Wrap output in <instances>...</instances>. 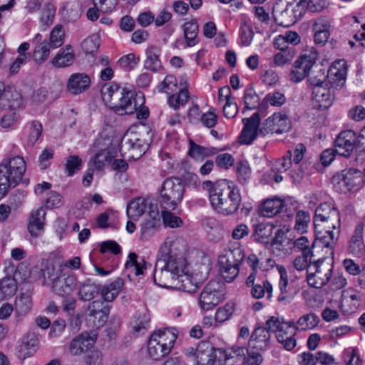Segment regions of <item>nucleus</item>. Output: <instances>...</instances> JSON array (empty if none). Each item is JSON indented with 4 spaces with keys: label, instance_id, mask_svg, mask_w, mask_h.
I'll return each instance as SVG.
<instances>
[{
    "label": "nucleus",
    "instance_id": "nucleus-1",
    "mask_svg": "<svg viewBox=\"0 0 365 365\" xmlns=\"http://www.w3.org/2000/svg\"><path fill=\"white\" fill-rule=\"evenodd\" d=\"M172 246L173 241L167 239L160 247L153 280L160 287L175 289L179 274L186 269L187 261L182 255L174 253Z\"/></svg>",
    "mask_w": 365,
    "mask_h": 365
},
{
    "label": "nucleus",
    "instance_id": "nucleus-2",
    "mask_svg": "<svg viewBox=\"0 0 365 365\" xmlns=\"http://www.w3.org/2000/svg\"><path fill=\"white\" fill-rule=\"evenodd\" d=\"M209 192L210 203L215 209L226 215L235 213L239 208L242 197L239 188L227 184H203Z\"/></svg>",
    "mask_w": 365,
    "mask_h": 365
},
{
    "label": "nucleus",
    "instance_id": "nucleus-3",
    "mask_svg": "<svg viewBox=\"0 0 365 365\" xmlns=\"http://www.w3.org/2000/svg\"><path fill=\"white\" fill-rule=\"evenodd\" d=\"M306 0H299L296 5L279 0L272 9L274 21L280 26L289 27L297 22L305 13Z\"/></svg>",
    "mask_w": 365,
    "mask_h": 365
},
{
    "label": "nucleus",
    "instance_id": "nucleus-4",
    "mask_svg": "<svg viewBox=\"0 0 365 365\" xmlns=\"http://www.w3.org/2000/svg\"><path fill=\"white\" fill-rule=\"evenodd\" d=\"M61 274L60 269H56L53 263L43 259L38 264L33 267L29 273L23 274L21 279H29L31 282L41 281L43 286L51 284L52 287Z\"/></svg>",
    "mask_w": 365,
    "mask_h": 365
},
{
    "label": "nucleus",
    "instance_id": "nucleus-5",
    "mask_svg": "<svg viewBox=\"0 0 365 365\" xmlns=\"http://www.w3.org/2000/svg\"><path fill=\"white\" fill-rule=\"evenodd\" d=\"M314 224L316 232L319 233H322L323 229L339 228L340 217L338 210L331 203H321L315 210Z\"/></svg>",
    "mask_w": 365,
    "mask_h": 365
},
{
    "label": "nucleus",
    "instance_id": "nucleus-6",
    "mask_svg": "<svg viewBox=\"0 0 365 365\" xmlns=\"http://www.w3.org/2000/svg\"><path fill=\"white\" fill-rule=\"evenodd\" d=\"M230 355V348L215 349L210 343L202 341L197 345L195 365H228Z\"/></svg>",
    "mask_w": 365,
    "mask_h": 365
},
{
    "label": "nucleus",
    "instance_id": "nucleus-7",
    "mask_svg": "<svg viewBox=\"0 0 365 365\" xmlns=\"http://www.w3.org/2000/svg\"><path fill=\"white\" fill-rule=\"evenodd\" d=\"M26 169L22 157L4 159L0 164V182H20L24 180Z\"/></svg>",
    "mask_w": 365,
    "mask_h": 365
},
{
    "label": "nucleus",
    "instance_id": "nucleus-8",
    "mask_svg": "<svg viewBox=\"0 0 365 365\" xmlns=\"http://www.w3.org/2000/svg\"><path fill=\"white\" fill-rule=\"evenodd\" d=\"M318 58V53L314 48H310L295 61L293 69L290 74V78L293 82L297 83L307 76L316 63Z\"/></svg>",
    "mask_w": 365,
    "mask_h": 365
},
{
    "label": "nucleus",
    "instance_id": "nucleus-9",
    "mask_svg": "<svg viewBox=\"0 0 365 365\" xmlns=\"http://www.w3.org/2000/svg\"><path fill=\"white\" fill-rule=\"evenodd\" d=\"M359 138H364L363 133L358 138L356 133L350 130H344L339 134L335 140V148L338 155L344 157H349L355 148L363 147L365 150L364 143Z\"/></svg>",
    "mask_w": 365,
    "mask_h": 365
},
{
    "label": "nucleus",
    "instance_id": "nucleus-10",
    "mask_svg": "<svg viewBox=\"0 0 365 365\" xmlns=\"http://www.w3.org/2000/svg\"><path fill=\"white\" fill-rule=\"evenodd\" d=\"M145 101L143 93L124 90L113 110L118 115H131L144 105Z\"/></svg>",
    "mask_w": 365,
    "mask_h": 365
},
{
    "label": "nucleus",
    "instance_id": "nucleus-11",
    "mask_svg": "<svg viewBox=\"0 0 365 365\" xmlns=\"http://www.w3.org/2000/svg\"><path fill=\"white\" fill-rule=\"evenodd\" d=\"M258 351L252 347L248 350L245 347L232 346L230 348L231 355L228 358V365H261L263 357Z\"/></svg>",
    "mask_w": 365,
    "mask_h": 365
},
{
    "label": "nucleus",
    "instance_id": "nucleus-12",
    "mask_svg": "<svg viewBox=\"0 0 365 365\" xmlns=\"http://www.w3.org/2000/svg\"><path fill=\"white\" fill-rule=\"evenodd\" d=\"M160 193L162 209L175 210L182 199L183 184H163Z\"/></svg>",
    "mask_w": 365,
    "mask_h": 365
},
{
    "label": "nucleus",
    "instance_id": "nucleus-13",
    "mask_svg": "<svg viewBox=\"0 0 365 365\" xmlns=\"http://www.w3.org/2000/svg\"><path fill=\"white\" fill-rule=\"evenodd\" d=\"M220 284L217 282H209L203 289L199 298V304L204 310H211L222 300Z\"/></svg>",
    "mask_w": 365,
    "mask_h": 365
},
{
    "label": "nucleus",
    "instance_id": "nucleus-14",
    "mask_svg": "<svg viewBox=\"0 0 365 365\" xmlns=\"http://www.w3.org/2000/svg\"><path fill=\"white\" fill-rule=\"evenodd\" d=\"M314 272L307 274V281L310 287L319 289L327 284L331 278L332 273L331 266L325 264L322 261L314 262Z\"/></svg>",
    "mask_w": 365,
    "mask_h": 365
},
{
    "label": "nucleus",
    "instance_id": "nucleus-15",
    "mask_svg": "<svg viewBox=\"0 0 365 365\" xmlns=\"http://www.w3.org/2000/svg\"><path fill=\"white\" fill-rule=\"evenodd\" d=\"M289 128L288 117L282 113H275L262 124L259 132L263 135L269 133H282Z\"/></svg>",
    "mask_w": 365,
    "mask_h": 365
},
{
    "label": "nucleus",
    "instance_id": "nucleus-16",
    "mask_svg": "<svg viewBox=\"0 0 365 365\" xmlns=\"http://www.w3.org/2000/svg\"><path fill=\"white\" fill-rule=\"evenodd\" d=\"M312 100L314 108L324 110L329 108L334 101V89L327 86L312 88Z\"/></svg>",
    "mask_w": 365,
    "mask_h": 365
},
{
    "label": "nucleus",
    "instance_id": "nucleus-17",
    "mask_svg": "<svg viewBox=\"0 0 365 365\" xmlns=\"http://www.w3.org/2000/svg\"><path fill=\"white\" fill-rule=\"evenodd\" d=\"M96 339V334L83 332L71 340L69 344V352L73 356H79L91 348Z\"/></svg>",
    "mask_w": 365,
    "mask_h": 365
},
{
    "label": "nucleus",
    "instance_id": "nucleus-18",
    "mask_svg": "<svg viewBox=\"0 0 365 365\" xmlns=\"http://www.w3.org/2000/svg\"><path fill=\"white\" fill-rule=\"evenodd\" d=\"M46 207L41 206L33 210L28 220V230L34 237H37L42 234L44 230Z\"/></svg>",
    "mask_w": 365,
    "mask_h": 365
},
{
    "label": "nucleus",
    "instance_id": "nucleus-19",
    "mask_svg": "<svg viewBox=\"0 0 365 365\" xmlns=\"http://www.w3.org/2000/svg\"><path fill=\"white\" fill-rule=\"evenodd\" d=\"M160 215L156 205H150L148 215L141 224V235L148 238L153 235L160 227Z\"/></svg>",
    "mask_w": 365,
    "mask_h": 365
},
{
    "label": "nucleus",
    "instance_id": "nucleus-20",
    "mask_svg": "<svg viewBox=\"0 0 365 365\" xmlns=\"http://www.w3.org/2000/svg\"><path fill=\"white\" fill-rule=\"evenodd\" d=\"M259 120L258 113H255L250 118L242 120L245 127L240 137L242 143L249 145L257 138Z\"/></svg>",
    "mask_w": 365,
    "mask_h": 365
},
{
    "label": "nucleus",
    "instance_id": "nucleus-21",
    "mask_svg": "<svg viewBox=\"0 0 365 365\" xmlns=\"http://www.w3.org/2000/svg\"><path fill=\"white\" fill-rule=\"evenodd\" d=\"M226 253L219 257L218 264L222 277L227 282H232L239 274L240 266L229 257Z\"/></svg>",
    "mask_w": 365,
    "mask_h": 365
},
{
    "label": "nucleus",
    "instance_id": "nucleus-22",
    "mask_svg": "<svg viewBox=\"0 0 365 365\" xmlns=\"http://www.w3.org/2000/svg\"><path fill=\"white\" fill-rule=\"evenodd\" d=\"M88 315L93 318V324L96 327H103L108 320L110 312V307L104 305L100 300L93 301L89 304Z\"/></svg>",
    "mask_w": 365,
    "mask_h": 365
},
{
    "label": "nucleus",
    "instance_id": "nucleus-23",
    "mask_svg": "<svg viewBox=\"0 0 365 365\" xmlns=\"http://www.w3.org/2000/svg\"><path fill=\"white\" fill-rule=\"evenodd\" d=\"M271 334L264 327H258L251 334L250 344L252 348L259 351H265L270 344Z\"/></svg>",
    "mask_w": 365,
    "mask_h": 365
},
{
    "label": "nucleus",
    "instance_id": "nucleus-24",
    "mask_svg": "<svg viewBox=\"0 0 365 365\" xmlns=\"http://www.w3.org/2000/svg\"><path fill=\"white\" fill-rule=\"evenodd\" d=\"M38 345V339L36 334L33 332L27 333L21 339L18 347V357L21 359H25L31 356L37 349Z\"/></svg>",
    "mask_w": 365,
    "mask_h": 365
},
{
    "label": "nucleus",
    "instance_id": "nucleus-25",
    "mask_svg": "<svg viewBox=\"0 0 365 365\" xmlns=\"http://www.w3.org/2000/svg\"><path fill=\"white\" fill-rule=\"evenodd\" d=\"M23 98L21 93L14 88H5L1 96L0 107L3 109L16 110L21 107Z\"/></svg>",
    "mask_w": 365,
    "mask_h": 365
},
{
    "label": "nucleus",
    "instance_id": "nucleus-26",
    "mask_svg": "<svg viewBox=\"0 0 365 365\" xmlns=\"http://www.w3.org/2000/svg\"><path fill=\"white\" fill-rule=\"evenodd\" d=\"M91 85L89 76L83 73L72 74L67 83L68 91L74 95L81 93L88 89Z\"/></svg>",
    "mask_w": 365,
    "mask_h": 365
},
{
    "label": "nucleus",
    "instance_id": "nucleus-27",
    "mask_svg": "<svg viewBox=\"0 0 365 365\" xmlns=\"http://www.w3.org/2000/svg\"><path fill=\"white\" fill-rule=\"evenodd\" d=\"M364 227L363 222L359 223L354 229V233L349 241V251L355 256H361L365 251L364 242Z\"/></svg>",
    "mask_w": 365,
    "mask_h": 365
},
{
    "label": "nucleus",
    "instance_id": "nucleus-28",
    "mask_svg": "<svg viewBox=\"0 0 365 365\" xmlns=\"http://www.w3.org/2000/svg\"><path fill=\"white\" fill-rule=\"evenodd\" d=\"M289 155L283 157L282 159L278 160L275 162L272 169L267 173L268 181H274V182H280L284 180V177L282 175L291 166V153L288 152Z\"/></svg>",
    "mask_w": 365,
    "mask_h": 365
},
{
    "label": "nucleus",
    "instance_id": "nucleus-29",
    "mask_svg": "<svg viewBox=\"0 0 365 365\" xmlns=\"http://www.w3.org/2000/svg\"><path fill=\"white\" fill-rule=\"evenodd\" d=\"M75 56V52L72 46L66 45L58 51L51 60V63L56 68L68 67L73 64Z\"/></svg>",
    "mask_w": 365,
    "mask_h": 365
},
{
    "label": "nucleus",
    "instance_id": "nucleus-30",
    "mask_svg": "<svg viewBox=\"0 0 365 365\" xmlns=\"http://www.w3.org/2000/svg\"><path fill=\"white\" fill-rule=\"evenodd\" d=\"M150 205L153 204L148 200L138 197L128 204L126 209L127 215L133 220H138L144 214L147 208H150Z\"/></svg>",
    "mask_w": 365,
    "mask_h": 365
},
{
    "label": "nucleus",
    "instance_id": "nucleus-31",
    "mask_svg": "<svg viewBox=\"0 0 365 365\" xmlns=\"http://www.w3.org/2000/svg\"><path fill=\"white\" fill-rule=\"evenodd\" d=\"M76 279L73 275H69L62 280L60 277L53 283L52 290L59 296H68L75 289Z\"/></svg>",
    "mask_w": 365,
    "mask_h": 365
},
{
    "label": "nucleus",
    "instance_id": "nucleus-32",
    "mask_svg": "<svg viewBox=\"0 0 365 365\" xmlns=\"http://www.w3.org/2000/svg\"><path fill=\"white\" fill-rule=\"evenodd\" d=\"M124 90L116 83L105 86L101 90L103 100L113 109Z\"/></svg>",
    "mask_w": 365,
    "mask_h": 365
},
{
    "label": "nucleus",
    "instance_id": "nucleus-33",
    "mask_svg": "<svg viewBox=\"0 0 365 365\" xmlns=\"http://www.w3.org/2000/svg\"><path fill=\"white\" fill-rule=\"evenodd\" d=\"M124 284L123 279L117 278L110 284L101 287L100 292L103 300L108 302H113L124 287Z\"/></svg>",
    "mask_w": 365,
    "mask_h": 365
},
{
    "label": "nucleus",
    "instance_id": "nucleus-34",
    "mask_svg": "<svg viewBox=\"0 0 365 365\" xmlns=\"http://www.w3.org/2000/svg\"><path fill=\"white\" fill-rule=\"evenodd\" d=\"M182 29L187 46L189 47L195 46L198 43L197 34L199 31L197 20L193 19L190 21H185L182 26Z\"/></svg>",
    "mask_w": 365,
    "mask_h": 365
},
{
    "label": "nucleus",
    "instance_id": "nucleus-35",
    "mask_svg": "<svg viewBox=\"0 0 365 365\" xmlns=\"http://www.w3.org/2000/svg\"><path fill=\"white\" fill-rule=\"evenodd\" d=\"M198 288V283L192 276L188 274L185 269L179 274L178 281L175 284V289L188 293H194Z\"/></svg>",
    "mask_w": 365,
    "mask_h": 365
},
{
    "label": "nucleus",
    "instance_id": "nucleus-36",
    "mask_svg": "<svg viewBox=\"0 0 365 365\" xmlns=\"http://www.w3.org/2000/svg\"><path fill=\"white\" fill-rule=\"evenodd\" d=\"M150 338L156 339V341L159 342V344L171 350L177 339V334L171 329H165L155 331L150 336Z\"/></svg>",
    "mask_w": 365,
    "mask_h": 365
},
{
    "label": "nucleus",
    "instance_id": "nucleus-37",
    "mask_svg": "<svg viewBox=\"0 0 365 365\" xmlns=\"http://www.w3.org/2000/svg\"><path fill=\"white\" fill-rule=\"evenodd\" d=\"M125 267L130 273L139 276L143 274L144 270L147 269V264L143 258L138 259L135 253L130 252L128 255V259L125 262Z\"/></svg>",
    "mask_w": 365,
    "mask_h": 365
},
{
    "label": "nucleus",
    "instance_id": "nucleus-38",
    "mask_svg": "<svg viewBox=\"0 0 365 365\" xmlns=\"http://www.w3.org/2000/svg\"><path fill=\"white\" fill-rule=\"evenodd\" d=\"M283 210V202L279 198L266 200L261 208V214L266 217H272Z\"/></svg>",
    "mask_w": 365,
    "mask_h": 365
},
{
    "label": "nucleus",
    "instance_id": "nucleus-39",
    "mask_svg": "<svg viewBox=\"0 0 365 365\" xmlns=\"http://www.w3.org/2000/svg\"><path fill=\"white\" fill-rule=\"evenodd\" d=\"M317 232V240L319 243L322 244V247L332 249L339 237V230L333 229H323L322 233Z\"/></svg>",
    "mask_w": 365,
    "mask_h": 365
},
{
    "label": "nucleus",
    "instance_id": "nucleus-40",
    "mask_svg": "<svg viewBox=\"0 0 365 365\" xmlns=\"http://www.w3.org/2000/svg\"><path fill=\"white\" fill-rule=\"evenodd\" d=\"M146 58L144 61L145 69L151 71H157L161 67L159 58L160 50L156 47H149L145 51Z\"/></svg>",
    "mask_w": 365,
    "mask_h": 365
},
{
    "label": "nucleus",
    "instance_id": "nucleus-41",
    "mask_svg": "<svg viewBox=\"0 0 365 365\" xmlns=\"http://www.w3.org/2000/svg\"><path fill=\"white\" fill-rule=\"evenodd\" d=\"M364 177L365 178V169L361 172L355 168H350L341 170L340 173H336L333 176L332 180L334 182H348Z\"/></svg>",
    "mask_w": 365,
    "mask_h": 365
},
{
    "label": "nucleus",
    "instance_id": "nucleus-42",
    "mask_svg": "<svg viewBox=\"0 0 365 365\" xmlns=\"http://www.w3.org/2000/svg\"><path fill=\"white\" fill-rule=\"evenodd\" d=\"M218 150L215 148H207L199 145L190 140L188 155L195 159L204 158L216 154Z\"/></svg>",
    "mask_w": 365,
    "mask_h": 365
},
{
    "label": "nucleus",
    "instance_id": "nucleus-43",
    "mask_svg": "<svg viewBox=\"0 0 365 365\" xmlns=\"http://www.w3.org/2000/svg\"><path fill=\"white\" fill-rule=\"evenodd\" d=\"M170 351L171 350L168 348H165L163 344L156 341V339L150 337L148 343V353L149 356L153 360H160Z\"/></svg>",
    "mask_w": 365,
    "mask_h": 365
},
{
    "label": "nucleus",
    "instance_id": "nucleus-44",
    "mask_svg": "<svg viewBox=\"0 0 365 365\" xmlns=\"http://www.w3.org/2000/svg\"><path fill=\"white\" fill-rule=\"evenodd\" d=\"M319 322V318L314 313L304 314L296 322L294 330L306 331L315 328Z\"/></svg>",
    "mask_w": 365,
    "mask_h": 365
},
{
    "label": "nucleus",
    "instance_id": "nucleus-45",
    "mask_svg": "<svg viewBox=\"0 0 365 365\" xmlns=\"http://www.w3.org/2000/svg\"><path fill=\"white\" fill-rule=\"evenodd\" d=\"M101 289V286L93 283L91 279L86 280L79 289V296L83 301L93 299Z\"/></svg>",
    "mask_w": 365,
    "mask_h": 365
},
{
    "label": "nucleus",
    "instance_id": "nucleus-46",
    "mask_svg": "<svg viewBox=\"0 0 365 365\" xmlns=\"http://www.w3.org/2000/svg\"><path fill=\"white\" fill-rule=\"evenodd\" d=\"M121 147L133 151L136 155H141L142 153H144L141 140L133 134H127L123 137Z\"/></svg>",
    "mask_w": 365,
    "mask_h": 365
},
{
    "label": "nucleus",
    "instance_id": "nucleus-47",
    "mask_svg": "<svg viewBox=\"0 0 365 365\" xmlns=\"http://www.w3.org/2000/svg\"><path fill=\"white\" fill-rule=\"evenodd\" d=\"M51 48H52L49 44L41 43L35 46L32 52V58L35 63L41 65L45 63L49 58Z\"/></svg>",
    "mask_w": 365,
    "mask_h": 365
},
{
    "label": "nucleus",
    "instance_id": "nucleus-48",
    "mask_svg": "<svg viewBox=\"0 0 365 365\" xmlns=\"http://www.w3.org/2000/svg\"><path fill=\"white\" fill-rule=\"evenodd\" d=\"M340 62L334 64L329 70L327 76L330 79V82L336 87H341L345 82L346 71L344 68L337 67Z\"/></svg>",
    "mask_w": 365,
    "mask_h": 365
},
{
    "label": "nucleus",
    "instance_id": "nucleus-49",
    "mask_svg": "<svg viewBox=\"0 0 365 365\" xmlns=\"http://www.w3.org/2000/svg\"><path fill=\"white\" fill-rule=\"evenodd\" d=\"M65 31L61 24L56 25L51 31L48 44L52 48L60 47L64 42Z\"/></svg>",
    "mask_w": 365,
    "mask_h": 365
},
{
    "label": "nucleus",
    "instance_id": "nucleus-50",
    "mask_svg": "<svg viewBox=\"0 0 365 365\" xmlns=\"http://www.w3.org/2000/svg\"><path fill=\"white\" fill-rule=\"evenodd\" d=\"M31 297L29 294L24 293L16 297L15 301V309L18 314L24 315L31 308Z\"/></svg>",
    "mask_w": 365,
    "mask_h": 365
},
{
    "label": "nucleus",
    "instance_id": "nucleus-51",
    "mask_svg": "<svg viewBox=\"0 0 365 365\" xmlns=\"http://www.w3.org/2000/svg\"><path fill=\"white\" fill-rule=\"evenodd\" d=\"M16 290L17 284L14 277H4L0 281V292L2 297H10L15 294Z\"/></svg>",
    "mask_w": 365,
    "mask_h": 365
},
{
    "label": "nucleus",
    "instance_id": "nucleus-52",
    "mask_svg": "<svg viewBox=\"0 0 365 365\" xmlns=\"http://www.w3.org/2000/svg\"><path fill=\"white\" fill-rule=\"evenodd\" d=\"M315 246V242H310L305 236H302L296 239L293 242V249L302 252V255H313L312 250Z\"/></svg>",
    "mask_w": 365,
    "mask_h": 365
},
{
    "label": "nucleus",
    "instance_id": "nucleus-53",
    "mask_svg": "<svg viewBox=\"0 0 365 365\" xmlns=\"http://www.w3.org/2000/svg\"><path fill=\"white\" fill-rule=\"evenodd\" d=\"M43 127L41 123L36 120L32 121L27 130V143L34 146L42 134Z\"/></svg>",
    "mask_w": 365,
    "mask_h": 365
},
{
    "label": "nucleus",
    "instance_id": "nucleus-54",
    "mask_svg": "<svg viewBox=\"0 0 365 365\" xmlns=\"http://www.w3.org/2000/svg\"><path fill=\"white\" fill-rule=\"evenodd\" d=\"M295 331H284L282 334H277L276 337L284 349L292 351L297 346V340L294 338Z\"/></svg>",
    "mask_w": 365,
    "mask_h": 365
},
{
    "label": "nucleus",
    "instance_id": "nucleus-55",
    "mask_svg": "<svg viewBox=\"0 0 365 365\" xmlns=\"http://www.w3.org/2000/svg\"><path fill=\"white\" fill-rule=\"evenodd\" d=\"M91 202L89 197H85L76 203L73 215L76 218L85 219L88 215Z\"/></svg>",
    "mask_w": 365,
    "mask_h": 365
},
{
    "label": "nucleus",
    "instance_id": "nucleus-56",
    "mask_svg": "<svg viewBox=\"0 0 365 365\" xmlns=\"http://www.w3.org/2000/svg\"><path fill=\"white\" fill-rule=\"evenodd\" d=\"M251 294L254 298H262L264 296L265 292L267 293L268 298L271 297L272 287L267 280L262 281V284H255L251 286Z\"/></svg>",
    "mask_w": 365,
    "mask_h": 365
},
{
    "label": "nucleus",
    "instance_id": "nucleus-57",
    "mask_svg": "<svg viewBox=\"0 0 365 365\" xmlns=\"http://www.w3.org/2000/svg\"><path fill=\"white\" fill-rule=\"evenodd\" d=\"M188 98L189 95L187 91L182 88L178 93L173 94L169 96L168 101L170 107L174 109H178L180 106H185L187 103Z\"/></svg>",
    "mask_w": 365,
    "mask_h": 365
},
{
    "label": "nucleus",
    "instance_id": "nucleus-58",
    "mask_svg": "<svg viewBox=\"0 0 365 365\" xmlns=\"http://www.w3.org/2000/svg\"><path fill=\"white\" fill-rule=\"evenodd\" d=\"M311 217L308 212L299 211L295 218L294 229L300 234L306 232Z\"/></svg>",
    "mask_w": 365,
    "mask_h": 365
},
{
    "label": "nucleus",
    "instance_id": "nucleus-59",
    "mask_svg": "<svg viewBox=\"0 0 365 365\" xmlns=\"http://www.w3.org/2000/svg\"><path fill=\"white\" fill-rule=\"evenodd\" d=\"M172 210H162V215H160V218L162 217L163 222L165 226L170 227L171 228L179 227L182 225V220L180 217L175 215L170 211Z\"/></svg>",
    "mask_w": 365,
    "mask_h": 365
},
{
    "label": "nucleus",
    "instance_id": "nucleus-60",
    "mask_svg": "<svg viewBox=\"0 0 365 365\" xmlns=\"http://www.w3.org/2000/svg\"><path fill=\"white\" fill-rule=\"evenodd\" d=\"M343 358L346 365H362V360L356 348H349L344 351Z\"/></svg>",
    "mask_w": 365,
    "mask_h": 365
},
{
    "label": "nucleus",
    "instance_id": "nucleus-61",
    "mask_svg": "<svg viewBox=\"0 0 365 365\" xmlns=\"http://www.w3.org/2000/svg\"><path fill=\"white\" fill-rule=\"evenodd\" d=\"M235 311V304L227 303L223 307L218 308L215 313V319L219 322H224L228 320Z\"/></svg>",
    "mask_w": 365,
    "mask_h": 365
},
{
    "label": "nucleus",
    "instance_id": "nucleus-62",
    "mask_svg": "<svg viewBox=\"0 0 365 365\" xmlns=\"http://www.w3.org/2000/svg\"><path fill=\"white\" fill-rule=\"evenodd\" d=\"M284 324V319L282 317H271L266 322V327L269 332H277V334H282L286 331L284 329L283 326Z\"/></svg>",
    "mask_w": 365,
    "mask_h": 365
},
{
    "label": "nucleus",
    "instance_id": "nucleus-63",
    "mask_svg": "<svg viewBox=\"0 0 365 365\" xmlns=\"http://www.w3.org/2000/svg\"><path fill=\"white\" fill-rule=\"evenodd\" d=\"M112 158L113 155L109 151L106 150H102L95 155L93 163L96 169L101 170L107 163L110 162Z\"/></svg>",
    "mask_w": 365,
    "mask_h": 365
},
{
    "label": "nucleus",
    "instance_id": "nucleus-64",
    "mask_svg": "<svg viewBox=\"0 0 365 365\" xmlns=\"http://www.w3.org/2000/svg\"><path fill=\"white\" fill-rule=\"evenodd\" d=\"M81 166V159L78 155H71L67 159L66 163V173L68 176H72L76 172L80 170Z\"/></svg>",
    "mask_w": 365,
    "mask_h": 365
}]
</instances>
